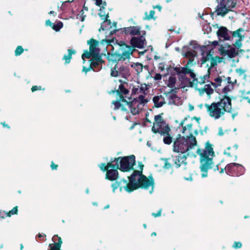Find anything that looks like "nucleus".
I'll return each instance as SVG.
<instances>
[{
	"instance_id": "f257e3e1",
	"label": "nucleus",
	"mask_w": 250,
	"mask_h": 250,
	"mask_svg": "<svg viewBox=\"0 0 250 250\" xmlns=\"http://www.w3.org/2000/svg\"><path fill=\"white\" fill-rule=\"evenodd\" d=\"M144 166L140 165L141 170H134L133 173L129 177V183L124 179L121 180L120 182H116L112 184L111 187L113 192H115L116 189L120 188V191L123 189L128 192L139 188L146 189H149V192L151 194L153 192L154 182L153 178L150 177L148 179L146 176L143 175L142 169Z\"/></svg>"
},
{
	"instance_id": "f03ea898",
	"label": "nucleus",
	"mask_w": 250,
	"mask_h": 250,
	"mask_svg": "<svg viewBox=\"0 0 250 250\" xmlns=\"http://www.w3.org/2000/svg\"><path fill=\"white\" fill-rule=\"evenodd\" d=\"M180 125L183 127L182 133L187 131L190 133V136L185 137L180 135L173 143V151L190 155V150L197 145L196 138L190 132L192 125L189 119L185 118L181 122Z\"/></svg>"
},
{
	"instance_id": "7ed1b4c3",
	"label": "nucleus",
	"mask_w": 250,
	"mask_h": 250,
	"mask_svg": "<svg viewBox=\"0 0 250 250\" xmlns=\"http://www.w3.org/2000/svg\"><path fill=\"white\" fill-rule=\"evenodd\" d=\"M205 106L208 116L214 120L221 118L226 112H232L231 99L226 95L218 102H213L210 104H206Z\"/></svg>"
},
{
	"instance_id": "20e7f679",
	"label": "nucleus",
	"mask_w": 250,
	"mask_h": 250,
	"mask_svg": "<svg viewBox=\"0 0 250 250\" xmlns=\"http://www.w3.org/2000/svg\"><path fill=\"white\" fill-rule=\"evenodd\" d=\"M196 152L200 156L201 176L202 178L206 177L208 170L212 168L213 164L214 152L212 145L208 142L206 143L205 148H198Z\"/></svg>"
},
{
	"instance_id": "39448f33",
	"label": "nucleus",
	"mask_w": 250,
	"mask_h": 250,
	"mask_svg": "<svg viewBox=\"0 0 250 250\" xmlns=\"http://www.w3.org/2000/svg\"><path fill=\"white\" fill-rule=\"evenodd\" d=\"M122 102H125L128 105L131 113L133 115H136L141 112L145 105L148 103L147 98L144 97L142 95H139L134 98L131 101H128L124 97L121 96Z\"/></svg>"
},
{
	"instance_id": "423d86ee",
	"label": "nucleus",
	"mask_w": 250,
	"mask_h": 250,
	"mask_svg": "<svg viewBox=\"0 0 250 250\" xmlns=\"http://www.w3.org/2000/svg\"><path fill=\"white\" fill-rule=\"evenodd\" d=\"M115 167L123 172L129 171L133 169L135 165V157L133 155L124 157H118L114 160Z\"/></svg>"
},
{
	"instance_id": "0eeeda50",
	"label": "nucleus",
	"mask_w": 250,
	"mask_h": 250,
	"mask_svg": "<svg viewBox=\"0 0 250 250\" xmlns=\"http://www.w3.org/2000/svg\"><path fill=\"white\" fill-rule=\"evenodd\" d=\"M155 122L153 123V126L152 127V130L155 133H159L161 135L165 136L167 135L170 131L168 125L163 120L160 115L155 116Z\"/></svg>"
},
{
	"instance_id": "6e6552de",
	"label": "nucleus",
	"mask_w": 250,
	"mask_h": 250,
	"mask_svg": "<svg viewBox=\"0 0 250 250\" xmlns=\"http://www.w3.org/2000/svg\"><path fill=\"white\" fill-rule=\"evenodd\" d=\"M236 0H221L218 3L215 12L217 15L224 16L235 6Z\"/></svg>"
},
{
	"instance_id": "1a4fd4ad",
	"label": "nucleus",
	"mask_w": 250,
	"mask_h": 250,
	"mask_svg": "<svg viewBox=\"0 0 250 250\" xmlns=\"http://www.w3.org/2000/svg\"><path fill=\"white\" fill-rule=\"evenodd\" d=\"M200 48L199 45L195 41H191L189 45L184 46L183 49L182 54L184 56L188 58V64L191 63L197 55V50Z\"/></svg>"
},
{
	"instance_id": "9d476101",
	"label": "nucleus",
	"mask_w": 250,
	"mask_h": 250,
	"mask_svg": "<svg viewBox=\"0 0 250 250\" xmlns=\"http://www.w3.org/2000/svg\"><path fill=\"white\" fill-rule=\"evenodd\" d=\"M225 169L228 174L236 176L242 175L245 171V168L241 165L235 163L228 164Z\"/></svg>"
},
{
	"instance_id": "9b49d317",
	"label": "nucleus",
	"mask_w": 250,
	"mask_h": 250,
	"mask_svg": "<svg viewBox=\"0 0 250 250\" xmlns=\"http://www.w3.org/2000/svg\"><path fill=\"white\" fill-rule=\"evenodd\" d=\"M128 74L129 71L127 67L123 66L119 62L115 65L113 69H111V75L112 77H125Z\"/></svg>"
},
{
	"instance_id": "f8f14e48",
	"label": "nucleus",
	"mask_w": 250,
	"mask_h": 250,
	"mask_svg": "<svg viewBox=\"0 0 250 250\" xmlns=\"http://www.w3.org/2000/svg\"><path fill=\"white\" fill-rule=\"evenodd\" d=\"M232 34V38L234 40V45L237 49L240 48L242 46V41L244 39V30L239 28L235 31L230 32Z\"/></svg>"
},
{
	"instance_id": "ddd939ff",
	"label": "nucleus",
	"mask_w": 250,
	"mask_h": 250,
	"mask_svg": "<svg viewBox=\"0 0 250 250\" xmlns=\"http://www.w3.org/2000/svg\"><path fill=\"white\" fill-rule=\"evenodd\" d=\"M218 50L221 55L228 56L230 58L234 57L237 54L235 47L231 46L230 45H221L220 46Z\"/></svg>"
},
{
	"instance_id": "4468645a",
	"label": "nucleus",
	"mask_w": 250,
	"mask_h": 250,
	"mask_svg": "<svg viewBox=\"0 0 250 250\" xmlns=\"http://www.w3.org/2000/svg\"><path fill=\"white\" fill-rule=\"evenodd\" d=\"M104 7L103 6L100 8L99 13V15L102 19H105V21L101 24V28L100 29L103 30L109 29L111 28V21L107 20L108 17V14H106L104 11Z\"/></svg>"
},
{
	"instance_id": "2eb2a0df",
	"label": "nucleus",
	"mask_w": 250,
	"mask_h": 250,
	"mask_svg": "<svg viewBox=\"0 0 250 250\" xmlns=\"http://www.w3.org/2000/svg\"><path fill=\"white\" fill-rule=\"evenodd\" d=\"M89 45V51L93 54V57L99 56L100 50L98 48V42L94 39H91L87 42Z\"/></svg>"
},
{
	"instance_id": "dca6fc26",
	"label": "nucleus",
	"mask_w": 250,
	"mask_h": 250,
	"mask_svg": "<svg viewBox=\"0 0 250 250\" xmlns=\"http://www.w3.org/2000/svg\"><path fill=\"white\" fill-rule=\"evenodd\" d=\"M217 35L219 39L221 41L229 40L230 39L229 31L225 27L219 28L217 32Z\"/></svg>"
},
{
	"instance_id": "f3484780",
	"label": "nucleus",
	"mask_w": 250,
	"mask_h": 250,
	"mask_svg": "<svg viewBox=\"0 0 250 250\" xmlns=\"http://www.w3.org/2000/svg\"><path fill=\"white\" fill-rule=\"evenodd\" d=\"M145 38L143 36L138 37H133L130 40V44L135 47L142 48L144 47Z\"/></svg>"
},
{
	"instance_id": "a211bd4d",
	"label": "nucleus",
	"mask_w": 250,
	"mask_h": 250,
	"mask_svg": "<svg viewBox=\"0 0 250 250\" xmlns=\"http://www.w3.org/2000/svg\"><path fill=\"white\" fill-rule=\"evenodd\" d=\"M133 50L131 46L125 45L122 53L118 55V60L125 61L126 59H129L130 55L132 54Z\"/></svg>"
},
{
	"instance_id": "6ab92c4d",
	"label": "nucleus",
	"mask_w": 250,
	"mask_h": 250,
	"mask_svg": "<svg viewBox=\"0 0 250 250\" xmlns=\"http://www.w3.org/2000/svg\"><path fill=\"white\" fill-rule=\"evenodd\" d=\"M52 241L54 243L49 245L50 249L48 250H60L62 244L61 237H58V235H54L52 238Z\"/></svg>"
},
{
	"instance_id": "aec40b11",
	"label": "nucleus",
	"mask_w": 250,
	"mask_h": 250,
	"mask_svg": "<svg viewBox=\"0 0 250 250\" xmlns=\"http://www.w3.org/2000/svg\"><path fill=\"white\" fill-rule=\"evenodd\" d=\"M116 168H108L106 171L105 179L110 181H115L118 178V172Z\"/></svg>"
},
{
	"instance_id": "412c9836",
	"label": "nucleus",
	"mask_w": 250,
	"mask_h": 250,
	"mask_svg": "<svg viewBox=\"0 0 250 250\" xmlns=\"http://www.w3.org/2000/svg\"><path fill=\"white\" fill-rule=\"evenodd\" d=\"M188 155L185 154H179L174 157L173 160L174 164L177 168L179 167L182 165H186L187 156Z\"/></svg>"
},
{
	"instance_id": "4be33fe9",
	"label": "nucleus",
	"mask_w": 250,
	"mask_h": 250,
	"mask_svg": "<svg viewBox=\"0 0 250 250\" xmlns=\"http://www.w3.org/2000/svg\"><path fill=\"white\" fill-rule=\"evenodd\" d=\"M141 27L139 26H130L125 28V32L126 34L131 36L140 35Z\"/></svg>"
},
{
	"instance_id": "5701e85b",
	"label": "nucleus",
	"mask_w": 250,
	"mask_h": 250,
	"mask_svg": "<svg viewBox=\"0 0 250 250\" xmlns=\"http://www.w3.org/2000/svg\"><path fill=\"white\" fill-rule=\"evenodd\" d=\"M153 102L156 107H160L165 104L164 98L162 95L155 96L153 98Z\"/></svg>"
},
{
	"instance_id": "b1692460",
	"label": "nucleus",
	"mask_w": 250,
	"mask_h": 250,
	"mask_svg": "<svg viewBox=\"0 0 250 250\" xmlns=\"http://www.w3.org/2000/svg\"><path fill=\"white\" fill-rule=\"evenodd\" d=\"M198 90L200 95H202L205 92L208 96H210L213 93V89L209 84L205 85L203 88L199 89Z\"/></svg>"
},
{
	"instance_id": "393cba45",
	"label": "nucleus",
	"mask_w": 250,
	"mask_h": 250,
	"mask_svg": "<svg viewBox=\"0 0 250 250\" xmlns=\"http://www.w3.org/2000/svg\"><path fill=\"white\" fill-rule=\"evenodd\" d=\"M101 62V57L100 56L97 57H93L92 61L90 63V66L92 68H96L100 67V63Z\"/></svg>"
},
{
	"instance_id": "a878e982",
	"label": "nucleus",
	"mask_w": 250,
	"mask_h": 250,
	"mask_svg": "<svg viewBox=\"0 0 250 250\" xmlns=\"http://www.w3.org/2000/svg\"><path fill=\"white\" fill-rule=\"evenodd\" d=\"M76 53V51L72 49H68V54L64 55L63 57V59L65 60V63H68L70 62V60L72 58V55L75 54Z\"/></svg>"
},
{
	"instance_id": "bb28decb",
	"label": "nucleus",
	"mask_w": 250,
	"mask_h": 250,
	"mask_svg": "<svg viewBox=\"0 0 250 250\" xmlns=\"http://www.w3.org/2000/svg\"><path fill=\"white\" fill-rule=\"evenodd\" d=\"M99 167L101 169L104 171L107 170V169L110 167L115 168L114 160L112 161L111 163H108L106 166H105V164L102 163L99 165Z\"/></svg>"
},
{
	"instance_id": "cd10ccee",
	"label": "nucleus",
	"mask_w": 250,
	"mask_h": 250,
	"mask_svg": "<svg viewBox=\"0 0 250 250\" xmlns=\"http://www.w3.org/2000/svg\"><path fill=\"white\" fill-rule=\"evenodd\" d=\"M212 58L211 55L209 52H205L202 53V57L201 59L202 63H205L207 61H209Z\"/></svg>"
},
{
	"instance_id": "c85d7f7f",
	"label": "nucleus",
	"mask_w": 250,
	"mask_h": 250,
	"mask_svg": "<svg viewBox=\"0 0 250 250\" xmlns=\"http://www.w3.org/2000/svg\"><path fill=\"white\" fill-rule=\"evenodd\" d=\"M139 87V89L142 91L141 95H143L144 97H146V91L149 88V85L146 83L141 84L140 85H138Z\"/></svg>"
},
{
	"instance_id": "c756f323",
	"label": "nucleus",
	"mask_w": 250,
	"mask_h": 250,
	"mask_svg": "<svg viewBox=\"0 0 250 250\" xmlns=\"http://www.w3.org/2000/svg\"><path fill=\"white\" fill-rule=\"evenodd\" d=\"M131 67L133 68L138 73L141 72L143 70V65L139 62L133 63L131 64Z\"/></svg>"
},
{
	"instance_id": "7c9ffc66",
	"label": "nucleus",
	"mask_w": 250,
	"mask_h": 250,
	"mask_svg": "<svg viewBox=\"0 0 250 250\" xmlns=\"http://www.w3.org/2000/svg\"><path fill=\"white\" fill-rule=\"evenodd\" d=\"M176 81V79L175 77H169L167 83V86L170 88H173L175 86Z\"/></svg>"
},
{
	"instance_id": "2f4dec72",
	"label": "nucleus",
	"mask_w": 250,
	"mask_h": 250,
	"mask_svg": "<svg viewBox=\"0 0 250 250\" xmlns=\"http://www.w3.org/2000/svg\"><path fill=\"white\" fill-rule=\"evenodd\" d=\"M119 92L120 93V98L121 96L124 97L122 94H126L128 93V90L126 89L123 84H120L119 88ZM120 100L122 102V99L120 98Z\"/></svg>"
},
{
	"instance_id": "473e14b6",
	"label": "nucleus",
	"mask_w": 250,
	"mask_h": 250,
	"mask_svg": "<svg viewBox=\"0 0 250 250\" xmlns=\"http://www.w3.org/2000/svg\"><path fill=\"white\" fill-rule=\"evenodd\" d=\"M164 136V143L167 145H170L172 142V138L169 136V133L167 135H165V136Z\"/></svg>"
},
{
	"instance_id": "72a5a7b5",
	"label": "nucleus",
	"mask_w": 250,
	"mask_h": 250,
	"mask_svg": "<svg viewBox=\"0 0 250 250\" xmlns=\"http://www.w3.org/2000/svg\"><path fill=\"white\" fill-rule=\"evenodd\" d=\"M62 23L61 21H59L56 24H53L52 28L56 31H58L62 27Z\"/></svg>"
},
{
	"instance_id": "f704fd0d",
	"label": "nucleus",
	"mask_w": 250,
	"mask_h": 250,
	"mask_svg": "<svg viewBox=\"0 0 250 250\" xmlns=\"http://www.w3.org/2000/svg\"><path fill=\"white\" fill-rule=\"evenodd\" d=\"M142 91L140 89H139V87L138 86H134L132 89V94L133 95H138V96L139 95H141Z\"/></svg>"
},
{
	"instance_id": "c9c22d12",
	"label": "nucleus",
	"mask_w": 250,
	"mask_h": 250,
	"mask_svg": "<svg viewBox=\"0 0 250 250\" xmlns=\"http://www.w3.org/2000/svg\"><path fill=\"white\" fill-rule=\"evenodd\" d=\"M233 89V84L228 85L225 86L223 89V93L225 94H228Z\"/></svg>"
},
{
	"instance_id": "e433bc0d",
	"label": "nucleus",
	"mask_w": 250,
	"mask_h": 250,
	"mask_svg": "<svg viewBox=\"0 0 250 250\" xmlns=\"http://www.w3.org/2000/svg\"><path fill=\"white\" fill-rule=\"evenodd\" d=\"M91 57H92V59H93V54L89 51H85L82 55V58L83 60V63L84 62V58H87L89 59L91 58Z\"/></svg>"
},
{
	"instance_id": "4c0bfd02",
	"label": "nucleus",
	"mask_w": 250,
	"mask_h": 250,
	"mask_svg": "<svg viewBox=\"0 0 250 250\" xmlns=\"http://www.w3.org/2000/svg\"><path fill=\"white\" fill-rule=\"evenodd\" d=\"M216 65H217L216 61L212 58L210 60L209 67L208 69V75L210 74V70L211 68H213Z\"/></svg>"
},
{
	"instance_id": "58836bf2",
	"label": "nucleus",
	"mask_w": 250,
	"mask_h": 250,
	"mask_svg": "<svg viewBox=\"0 0 250 250\" xmlns=\"http://www.w3.org/2000/svg\"><path fill=\"white\" fill-rule=\"evenodd\" d=\"M222 81V78L219 77L215 79V82H216V83H212L211 84L214 87H216L221 85Z\"/></svg>"
},
{
	"instance_id": "ea45409f",
	"label": "nucleus",
	"mask_w": 250,
	"mask_h": 250,
	"mask_svg": "<svg viewBox=\"0 0 250 250\" xmlns=\"http://www.w3.org/2000/svg\"><path fill=\"white\" fill-rule=\"evenodd\" d=\"M155 14V11L154 10H150L149 12V14L148 15L147 13L146 12V17L145 19L146 20H150L151 19H153L154 18V16Z\"/></svg>"
},
{
	"instance_id": "a19ab883",
	"label": "nucleus",
	"mask_w": 250,
	"mask_h": 250,
	"mask_svg": "<svg viewBox=\"0 0 250 250\" xmlns=\"http://www.w3.org/2000/svg\"><path fill=\"white\" fill-rule=\"evenodd\" d=\"M191 69L187 67H182L179 71V73L183 74H188Z\"/></svg>"
},
{
	"instance_id": "79ce46f5",
	"label": "nucleus",
	"mask_w": 250,
	"mask_h": 250,
	"mask_svg": "<svg viewBox=\"0 0 250 250\" xmlns=\"http://www.w3.org/2000/svg\"><path fill=\"white\" fill-rule=\"evenodd\" d=\"M18 212V208L17 207H14L12 210L9 211V212L6 213L7 216H11V215L17 214Z\"/></svg>"
},
{
	"instance_id": "37998d69",
	"label": "nucleus",
	"mask_w": 250,
	"mask_h": 250,
	"mask_svg": "<svg viewBox=\"0 0 250 250\" xmlns=\"http://www.w3.org/2000/svg\"><path fill=\"white\" fill-rule=\"evenodd\" d=\"M23 51V49L21 46H18L15 50V55H20Z\"/></svg>"
},
{
	"instance_id": "c03bdc74",
	"label": "nucleus",
	"mask_w": 250,
	"mask_h": 250,
	"mask_svg": "<svg viewBox=\"0 0 250 250\" xmlns=\"http://www.w3.org/2000/svg\"><path fill=\"white\" fill-rule=\"evenodd\" d=\"M243 98L245 100H247L249 103H250V92L249 91L246 94H243Z\"/></svg>"
},
{
	"instance_id": "a18cd8bd",
	"label": "nucleus",
	"mask_w": 250,
	"mask_h": 250,
	"mask_svg": "<svg viewBox=\"0 0 250 250\" xmlns=\"http://www.w3.org/2000/svg\"><path fill=\"white\" fill-rule=\"evenodd\" d=\"M112 104L114 105V109H118L121 106V104L118 101H113L112 102Z\"/></svg>"
},
{
	"instance_id": "49530a36",
	"label": "nucleus",
	"mask_w": 250,
	"mask_h": 250,
	"mask_svg": "<svg viewBox=\"0 0 250 250\" xmlns=\"http://www.w3.org/2000/svg\"><path fill=\"white\" fill-rule=\"evenodd\" d=\"M236 72L239 74L240 76L244 75L245 77H246V75L245 74V70H244L242 69H237L236 70Z\"/></svg>"
},
{
	"instance_id": "de8ad7c7",
	"label": "nucleus",
	"mask_w": 250,
	"mask_h": 250,
	"mask_svg": "<svg viewBox=\"0 0 250 250\" xmlns=\"http://www.w3.org/2000/svg\"><path fill=\"white\" fill-rule=\"evenodd\" d=\"M93 70L94 71H97V70L94 69V68H92V66L90 65V66L88 68H86L85 66H83V71L85 73H86L88 71Z\"/></svg>"
},
{
	"instance_id": "09e8293b",
	"label": "nucleus",
	"mask_w": 250,
	"mask_h": 250,
	"mask_svg": "<svg viewBox=\"0 0 250 250\" xmlns=\"http://www.w3.org/2000/svg\"><path fill=\"white\" fill-rule=\"evenodd\" d=\"M242 247V244L240 242H235L233 245V248L235 249L240 248Z\"/></svg>"
},
{
	"instance_id": "8fccbe9b",
	"label": "nucleus",
	"mask_w": 250,
	"mask_h": 250,
	"mask_svg": "<svg viewBox=\"0 0 250 250\" xmlns=\"http://www.w3.org/2000/svg\"><path fill=\"white\" fill-rule=\"evenodd\" d=\"M188 74L190 77L193 79V81H198L197 79L195 78L196 75L195 73L191 70H190V73H189Z\"/></svg>"
},
{
	"instance_id": "3c124183",
	"label": "nucleus",
	"mask_w": 250,
	"mask_h": 250,
	"mask_svg": "<svg viewBox=\"0 0 250 250\" xmlns=\"http://www.w3.org/2000/svg\"><path fill=\"white\" fill-rule=\"evenodd\" d=\"M161 212H162V209H160L157 212V213H153L152 214V216H153L154 217H159L160 216H161Z\"/></svg>"
},
{
	"instance_id": "603ef678",
	"label": "nucleus",
	"mask_w": 250,
	"mask_h": 250,
	"mask_svg": "<svg viewBox=\"0 0 250 250\" xmlns=\"http://www.w3.org/2000/svg\"><path fill=\"white\" fill-rule=\"evenodd\" d=\"M86 16V15H84V11L83 10H82L80 12V17H82L81 21H83L84 20V18Z\"/></svg>"
},
{
	"instance_id": "864d4df0",
	"label": "nucleus",
	"mask_w": 250,
	"mask_h": 250,
	"mask_svg": "<svg viewBox=\"0 0 250 250\" xmlns=\"http://www.w3.org/2000/svg\"><path fill=\"white\" fill-rule=\"evenodd\" d=\"M154 78L155 80H160L162 79V76L161 74L157 73L155 74Z\"/></svg>"
},
{
	"instance_id": "5fc2aeb1",
	"label": "nucleus",
	"mask_w": 250,
	"mask_h": 250,
	"mask_svg": "<svg viewBox=\"0 0 250 250\" xmlns=\"http://www.w3.org/2000/svg\"><path fill=\"white\" fill-rule=\"evenodd\" d=\"M41 86H33L32 88V91L34 92L37 90H41Z\"/></svg>"
},
{
	"instance_id": "6e6d98bb",
	"label": "nucleus",
	"mask_w": 250,
	"mask_h": 250,
	"mask_svg": "<svg viewBox=\"0 0 250 250\" xmlns=\"http://www.w3.org/2000/svg\"><path fill=\"white\" fill-rule=\"evenodd\" d=\"M158 69L161 72L164 71L165 69V65L163 63H160L159 65Z\"/></svg>"
},
{
	"instance_id": "4d7b16f0",
	"label": "nucleus",
	"mask_w": 250,
	"mask_h": 250,
	"mask_svg": "<svg viewBox=\"0 0 250 250\" xmlns=\"http://www.w3.org/2000/svg\"><path fill=\"white\" fill-rule=\"evenodd\" d=\"M164 167L166 169H169L171 167V165L168 163L167 161L165 162V166H164Z\"/></svg>"
},
{
	"instance_id": "13d9d810",
	"label": "nucleus",
	"mask_w": 250,
	"mask_h": 250,
	"mask_svg": "<svg viewBox=\"0 0 250 250\" xmlns=\"http://www.w3.org/2000/svg\"><path fill=\"white\" fill-rule=\"evenodd\" d=\"M53 24L52 23V22H51V21L49 20L46 21L45 25L46 26H50L52 27Z\"/></svg>"
},
{
	"instance_id": "bf43d9fd",
	"label": "nucleus",
	"mask_w": 250,
	"mask_h": 250,
	"mask_svg": "<svg viewBox=\"0 0 250 250\" xmlns=\"http://www.w3.org/2000/svg\"><path fill=\"white\" fill-rule=\"evenodd\" d=\"M58 167L57 165H55L53 162H52L51 165V167L52 170L56 169Z\"/></svg>"
},
{
	"instance_id": "052dcab7",
	"label": "nucleus",
	"mask_w": 250,
	"mask_h": 250,
	"mask_svg": "<svg viewBox=\"0 0 250 250\" xmlns=\"http://www.w3.org/2000/svg\"><path fill=\"white\" fill-rule=\"evenodd\" d=\"M224 134L223 129L221 127L219 128L218 131V135L220 136H222Z\"/></svg>"
},
{
	"instance_id": "680f3d73",
	"label": "nucleus",
	"mask_w": 250,
	"mask_h": 250,
	"mask_svg": "<svg viewBox=\"0 0 250 250\" xmlns=\"http://www.w3.org/2000/svg\"><path fill=\"white\" fill-rule=\"evenodd\" d=\"M207 78V75H204L203 78H201V81H199V83H205V80H206V79Z\"/></svg>"
},
{
	"instance_id": "e2e57ef3",
	"label": "nucleus",
	"mask_w": 250,
	"mask_h": 250,
	"mask_svg": "<svg viewBox=\"0 0 250 250\" xmlns=\"http://www.w3.org/2000/svg\"><path fill=\"white\" fill-rule=\"evenodd\" d=\"M102 0H96V4L100 6L102 4Z\"/></svg>"
},
{
	"instance_id": "0e129e2a",
	"label": "nucleus",
	"mask_w": 250,
	"mask_h": 250,
	"mask_svg": "<svg viewBox=\"0 0 250 250\" xmlns=\"http://www.w3.org/2000/svg\"><path fill=\"white\" fill-rule=\"evenodd\" d=\"M218 44V42L216 41H213L211 43V45H212L214 46L217 45Z\"/></svg>"
},
{
	"instance_id": "69168bd1",
	"label": "nucleus",
	"mask_w": 250,
	"mask_h": 250,
	"mask_svg": "<svg viewBox=\"0 0 250 250\" xmlns=\"http://www.w3.org/2000/svg\"><path fill=\"white\" fill-rule=\"evenodd\" d=\"M185 179L187 180H188V181H192V177L191 176H189L188 178H185Z\"/></svg>"
},
{
	"instance_id": "338daca9",
	"label": "nucleus",
	"mask_w": 250,
	"mask_h": 250,
	"mask_svg": "<svg viewBox=\"0 0 250 250\" xmlns=\"http://www.w3.org/2000/svg\"><path fill=\"white\" fill-rule=\"evenodd\" d=\"M44 236H45V235H42L41 234H39L38 235V237L39 238H42V237H43Z\"/></svg>"
},
{
	"instance_id": "774afa93",
	"label": "nucleus",
	"mask_w": 250,
	"mask_h": 250,
	"mask_svg": "<svg viewBox=\"0 0 250 250\" xmlns=\"http://www.w3.org/2000/svg\"><path fill=\"white\" fill-rule=\"evenodd\" d=\"M237 115V113H234L232 115V118L234 119L235 117Z\"/></svg>"
}]
</instances>
